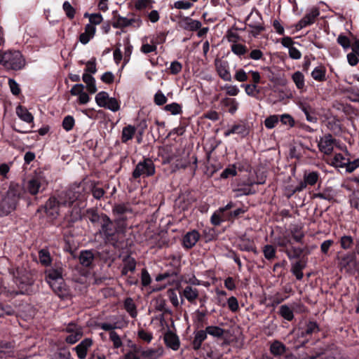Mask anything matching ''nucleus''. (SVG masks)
I'll return each instance as SVG.
<instances>
[{"mask_svg":"<svg viewBox=\"0 0 359 359\" xmlns=\"http://www.w3.org/2000/svg\"><path fill=\"white\" fill-rule=\"evenodd\" d=\"M22 189L19 184L10 185L6 196L0 203V210L4 215H7L14 210L20 198Z\"/></svg>","mask_w":359,"mask_h":359,"instance_id":"obj_1","label":"nucleus"},{"mask_svg":"<svg viewBox=\"0 0 359 359\" xmlns=\"http://www.w3.org/2000/svg\"><path fill=\"white\" fill-rule=\"evenodd\" d=\"M0 65L7 69L19 70L25 65V61L19 51H0Z\"/></svg>","mask_w":359,"mask_h":359,"instance_id":"obj_2","label":"nucleus"},{"mask_svg":"<svg viewBox=\"0 0 359 359\" xmlns=\"http://www.w3.org/2000/svg\"><path fill=\"white\" fill-rule=\"evenodd\" d=\"M83 191V188L81 186L72 187L68 190L61 192L56 197L61 206L70 207L81 198Z\"/></svg>","mask_w":359,"mask_h":359,"instance_id":"obj_3","label":"nucleus"},{"mask_svg":"<svg viewBox=\"0 0 359 359\" xmlns=\"http://www.w3.org/2000/svg\"><path fill=\"white\" fill-rule=\"evenodd\" d=\"M155 173V166L153 161L149 158H146L139 162L133 172V177L138 178L140 177H149Z\"/></svg>","mask_w":359,"mask_h":359,"instance_id":"obj_4","label":"nucleus"},{"mask_svg":"<svg viewBox=\"0 0 359 359\" xmlns=\"http://www.w3.org/2000/svg\"><path fill=\"white\" fill-rule=\"evenodd\" d=\"M100 224L101 228L99 234L104 238L106 243L111 241L116 232L111 220L106 215H102Z\"/></svg>","mask_w":359,"mask_h":359,"instance_id":"obj_5","label":"nucleus"},{"mask_svg":"<svg viewBox=\"0 0 359 359\" xmlns=\"http://www.w3.org/2000/svg\"><path fill=\"white\" fill-rule=\"evenodd\" d=\"M338 267L340 271L352 274L355 266V255L351 253H346L337 257Z\"/></svg>","mask_w":359,"mask_h":359,"instance_id":"obj_6","label":"nucleus"},{"mask_svg":"<svg viewBox=\"0 0 359 359\" xmlns=\"http://www.w3.org/2000/svg\"><path fill=\"white\" fill-rule=\"evenodd\" d=\"M47 186L46 180L40 176H35L28 180L26 184L27 191L32 195L42 192Z\"/></svg>","mask_w":359,"mask_h":359,"instance_id":"obj_7","label":"nucleus"},{"mask_svg":"<svg viewBox=\"0 0 359 359\" xmlns=\"http://www.w3.org/2000/svg\"><path fill=\"white\" fill-rule=\"evenodd\" d=\"M215 66L219 76L225 81H231L232 79L229 71V62L217 58L215 60Z\"/></svg>","mask_w":359,"mask_h":359,"instance_id":"obj_8","label":"nucleus"},{"mask_svg":"<svg viewBox=\"0 0 359 359\" xmlns=\"http://www.w3.org/2000/svg\"><path fill=\"white\" fill-rule=\"evenodd\" d=\"M140 348V354L143 359H159L165 354V349L162 346L156 348Z\"/></svg>","mask_w":359,"mask_h":359,"instance_id":"obj_9","label":"nucleus"},{"mask_svg":"<svg viewBox=\"0 0 359 359\" xmlns=\"http://www.w3.org/2000/svg\"><path fill=\"white\" fill-rule=\"evenodd\" d=\"M60 203L56 196L50 197L45 204V211L48 217L56 218L60 214Z\"/></svg>","mask_w":359,"mask_h":359,"instance_id":"obj_10","label":"nucleus"},{"mask_svg":"<svg viewBox=\"0 0 359 359\" xmlns=\"http://www.w3.org/2000/svg\"><path fill=\"white\" fill-rule=\"evenodd\" d=\"M335 140L330 134L320 137L318 146L319 150L326 155H330L334 149Z\"/></svg>","mask_w":359,"mask_h":359,"instance_id":"obj_11","label":"nucleus"},{"mask_svg":"<svg viewBox=\"0 0 359 359\" xmlns=\"http://www.w3.org/2000/svg\"><path fill=\"white\" fill-rule=\"evenodd\" d=\"M320 15V11L317 8H312L298 22L297 27L302 29L306 26L313 24L317 17Z\"/></svg>","mask_w":359,"mask_h":359,"instance_id":"obj_12","label":"nucleus"},{"mask_svg":"<svg viewBox=\"0 0 359 359\" xmlns=\"http://www.w3.org/2000/svg\"><path fill=\"white\" fill-rule=\"evenodd\" d=\"M163 341L168 348L173 351H177L180 347L179 337L172 331H168L165 333Z\"/></svg>","mask_w":359,"mask_h":359,"instance_id":"obj_13","label":"nucleus"},{"mask_svg":"<svg viewBox=\"0 0 359 359\" xmlns=\"http://www.w3.org/2000/svg\"><path fill=\"white\" fill-rule=\"evenodd\" d=\"M179 25L181 28L188 31H196L201 27L200 21L193 20L189 17H183L179 21Z\"/></svg>","mask_w":359,"mask_h":359,"instance_id":"obj_14","label":"nucleus"},{"mask_svg":"<svg viewBox=\"0 0 359 359\" xmlns=\"http://www.w3.org/2000/svg\"><path fill=\"white\" fill-rule=\"evenodd\" d=\"M49 285L59 297L64 299L69 295V290L63 279L57 282H52Z\"/></svg>","mask_w":359,"mask_h":359,"instance_id":"obj_15","label":"nucleus"},{"mask_svg":"<svg viewBox=\"0 0 359 359\" xmlns=\"http://www.w3.org/2000/svg\"><path fill=\"white\" fill-rule=\"evenodd\" d=\"M93 341L90 338H86L81 341L75 348L77 356L79 359H84L86 357L88 348L92 346Z\"/></svg>","mask_w":359,"mask_h":359,"instance_id":"obj_16","label":"nucleus"},{"mask_svg":"<svg viewBox=\"0 0 359 359\" xmlns=\"http://www.w3.org/2000/svg\"><path fill=\"white\" fill-rule=\"evenodd\" d=\"M200 234L197 231H191L187 233L183 238V245L187 249L193 248L198 242Z\"/></svg>","mask_w":359,"mask_h":359,"instance_id":"obj_17","label":"nucleus"},{"mask_svg":"<svg viewBox=\"0 0 359 359\" xmlns=\"http://www.w3.org/2000/svg\"><path fill=\"white\" fill-rule=\"evenodd\" d=\"M46 279L49 285L51 284L52 282H57L63 279L62 269H49L46 270Z\"/></svg>","mask_w":359,"mask_h":359,"instance_id":"obj_18","label":"nucleus"},{"mask_svg":"<svg viewBox=\"0 0 359 359\" xmlns=\"http://www.w3.org/2000/svg\"><path fill=\"white\" fill-rule=\"evenodd\" d=\"M95 32V27L93 26V25H86L85 27V32L79 36V41L82 44H87L90 40L94 37Z\"/></svg>","mask_w":359,"mask_h":359,"instance_id":"obj_19","label":"nucleus"},{"mask_svg":"<svg viewBox=\"0 0 359 359\" xmlns=\"http://www.w3.org/2000/svg\"><path fill=\"white\" fill-rule=\"evenodd\" d=\"M81 218V209L76 205L72 207L65 215V219L69 224L74 223Z\"/></svg>","mask_w":359,"mask_h":359,"instance_id":"obj_20","label":"nucleus"},{"mask_svg":"<svg viewBox=\"0 0 359 359\" xmlns=\"http://www.w3.org/2000/svg\"><path fill=\"white\" fill-rule=\"evenodd\" d=\"M231 134H238L242 136H245L248 134V130L245 124H236L224 132V135L226 137H228Z\"/></svg>","mask_w":359,"mask_h":359,"instance_id":"obj_21","label":"nucleus"},{"mask_svg":"<svg viewBox=\"0 0 359 359\" xmlns=\"http://www.w3.org/2000/svg\"><path fill=\"white\" fill-rule=\"evenodd\" d=\"M238 246L241 250L255 251L256 252L253 241L245 238V236H242L239 238L238 241Z\"/></svg>","mask_w":359,"mask_h":359,"instance_id":"obj_22","label":"nucleus"},{"mask_svg":"<svg viewBox=\"0 0 359 359\" xmlns=\"http://www.w3.org/2000/svg\"><path fill=\"white\" fill-rule=\"evenodd\" d=\"M15 278L19 280L20 284L31 285L32 280L27 276V272L25 270L16 269L15 271L11 272Z\"/></svg>","mask_w":359,"mask_h":359,"instance_id":"obj_23","label":"nucleus"},{"mask_svg":"<svg viewBox=\"0 0 359 359\" xmlns=\"http://www.w3.org/2000/svg\"><path fill=\"white\" fill-rule=\"evenodd\" d=\"M16 114L21 120L27 123H32L34 120L32 114L27 109V108L21 105L17 107Z\"/></svg>","mask_w":359,"mask_h":359,"instance_id":"obj_24","label":"nucleus"},{"mask_svg":"<svg viewBox=\"0 0 359 359\" xmlns=\"http://www.w3.org/2000/svg\"><path fill=\"white\" fill-rule=\"evenodd\" d=\"M182 294L189 302L193 303L198 297V290L188 285L183 290Z\"/></svg>","mask_w":359,"mask_h":359,"instance_id":"obj_25","label":"nucleus"},{"mask_svg":"<svg viewBox=\"0 0 359 359\" xmlns=\"http://www.w3.org/2000/svg\"><path fill=\"white\" fill-rule=\"evenodd\" d=\"M80 264L85 266H90L94 259L93 253L90 250L82 251L79 255Z\"/></svg>","mask_w":359,"mask_h":359,"instance_id":"obj_26","label":"nucleus"},{"mask_svg":"<svg viewBox=\"0 0 359 359\" xmlns=\"http://www.w3.org/2000/svg\"><path fill=\"white\" fill-rule=\"evenodd\" d=\"M207 335L208 332L206 330H201L196 332L193 341V348L194 350H198L201 348L203 341H204L206 339Z\"/></svg>","mask_w":359,"mask_h":359,"instance_id":"obj_27","label":"nucleus"},{"mask_svg":"<svg viewBox=\"0 0 359 359\" xmlns=\"http://www.w3.org/2000/svg\"><path fill=\"white\" fill-rule=\"evenodd\" d=\"M306 262L298 261L292 264L291 271L297 280H302L304 274L302 270L306 267Z\"/></svg>","mask_w":359,"mask_h":359,"instance_id":"obj_28","label":"nucleus"},{"mask_svg":"<svg viewBox=\"0 0 359 359\" xmlns=\"http://www.w3.org/2000/svg\"><path fill=\"white\" fill-rule=\"evenodd\" d=\"M136 132V128L135 126L132 125H128L124 127L122 130L121 133V141L123 143L127 142L128 141L132 140L133 136Z\"/></svg>","mask_w":359,"mask_h":359,"instance_id":"obj_29","label":"nucleus"},{"mask_svg":"<svg viewBox=\"0 0 359 359\" xmlns=\"http://www.w3.org/2000/svg\"><path fill=\"white\" fill-rule=\"evenodd\" d=\"M312 78L316 81H325L326 80V69L323 66H318L311 72Z\"/></svg>","mask_w":359,"mask_h":359,"instance_id":"obj_30","label":"nucleus"},{"mask_svg":"<svg viewBox=\"0 0 359 359\" xmlns=\"http://www.w3.org/2000/svg\"><path fill=\"white\" fill-rule=\"evenodd\" d=\"M83 81L86 84V88L90 93H95L97 91L95 79L89 74L86 73L83 75Z\"/></svg>","mask_w":359,"mask_h":359,"instance_id":"obj_31","label":"nucleus"},{"mask_svg":"<svg viewBox=\"0 0 359 359\" xmlns=\"http://www.w3.org/2000/svg\"><path fill=\"white\" fill-rule=\"evenodd\" d=\"M136 261L134 258L128 256L124 259V266L122 269V275L126 276L129 271L133 272L135 270Z\"/></svg>","mask_w":359,"mask_h":359,"instance_id":"obj_32","label":"nucleus"},{"mask_svg":"<svg viewBox=\"0 0 359 359\" xmlns=\"http://www.w3.org/2000/svg\"><path fill=\"white\" fill-rule=\"evenodd\" d=\"M134 22H137V26H140L141 21L137 19V20L135 19H128L124 17H119L116 22L114 24V27H126L130 25H132Z\"/></svg>","mask_w":359,"mask_h":359,"instance_id":"obj_33","label":"nucleus"},{"mask_svg":"<svg viewBox=\"0 0 359 359\" xmlns=\"http://www.w3.org/2000/svg\"><path fill=\"white\" fill-rule=\"evenodd\" d=\"M285 351V346L279 341H273L270 346L271 353L276 356L283 355Z\"/></svg>","mask_w":359,"mask_h":359,"instance_id":"obj_34","label":"nucleus"},{"mask_svg":"<svg viewBox=\"0 0 359 359\" xmlns=\"http://www.w3.org/2000/svg\"><path fill=\"white\" fill-rule=\"evenodd\" d=\"M292 79L297 89L302 90L305 87V79L304 74L297 71L292 75Z\"/></svg>","mask_w":359,"mask_h":359,"instance_id":"obj_35","label":"nucleus"},{"mask_svg":"<svg viewBox=\"0 0 359 359\" xmlns=\"http://www.w3.org/2000/svg\"><path fill=\"white\" fill-rule=\"evenodd\" d=\"M124 309L132 318L137 316V308L132 298H126L124 302Z\"/></svg>","mask_w":359,"mask_h":359,"instance_id":"obj_36","label":"nucleus"},{"mask_svg":"<svg viewBox=\"0 0 359 359\" xmlns=\"http://www.w3.org/2000/svg\"><path fill=\"white\" fill-rule=\"evenodd\" d=\"M339 243L343 250H349L353 245L354 240L351 236L344 235L340 238Z\"/></svg>","mask_w":359,"mask_h":359,"instance_id":"obj_37","label":"nucleus"},{"mask_svg":"<svg viewBox=\"0 0 359 359\" xmlns=\"http://www.w3.org/2000/svg\"><path fill=\"white\" fill-rule=\"evenodd\" d=\"M279 314L285 320L290 321L294 318L292 310L286 304L282 305L279 309Z\"/></svg>","mask_w":359,"mask_h":359,"instance_id":"obj_38","label":"nucleus"},{"mask_svg":"<svg viewBox=\"0 0 359 359\" xmlns=\"http://www.w3.org/2000/svg\"><path fill=\"white\" fill-rule=\"evenodd\" d=\"M208 334L216 338H221L224 334V330L219 326H208L205 328Z\"/></svg>","mask_w":359,"mask_h":359,"instance_id":"obj_39","label":"nucleus"},{"mask_svg":"<svg viewBox=\"0 0 359 359\" xmlns=\"http://www.w3.org/2000/svg\"><path fill=\"white\" fill-rule=\"evenodd\" d=\"M290 233L293 239L297 243H302V239L304 238L305 236L302 227L299 226H294L291 229Z\"/></svg>","mask_w":359,"mask_h":359,"instance_id":"obj_40","label":"nucleus"},{"mask_svg":"<svg viewBox=\"0 0 359 359\" xmlns=\"http://www.w3.org/2000/svg\"><path fill=\"white\" fill-rule=\"evenodd\" d=\"M319 174L317 172H311L309 173H305L304 175V181L306 182L307 185L313 186L314 185L318 180Z\"/></svg>","mask_w":359,"mask_h":359,"instance_id":"obj_41","label":"nucleus"},{"mask_svg":"<svg viewBox=\"0 0 359 359\" xmlns=\"http://www.w3.org/2000/svg\"><path fill=\"white\" fill-rule=\"evenodd\" d=\"M109 95L107 93L104 91H102L98 93L95 96V102L101 107H104L106 105V103L108 102Z\"/></svg>","mask_w":359,"mask_h":359,"instance_id":"obj_42","label":"nucleus"},{"mask_svg":"<svg viewBox=\"0 0 359 359\" xmlns=\"http://www.w3.org/2000/svg\"><path fill=\"white\" fill-rule=\"evenodd\" d=\"M318 331L319 329L318 325L315 322H309L306 325L305 330L302 332V336L306 337L307 335H311Z\"/></svg>","mask_w":359,"mask_h":359,"instance_id":"obj_43","label":"nucleus"},{"mask_svg":"<svg viewBox=\"0 0 359 359\" xmlns=\"http://www.w3.org/2000/svg\"><path fill=\"white\" fill-rule=\"evenodd\" d=\"M39 261L41 264L44 266H48L51 262V258L50 253L46 250H41L39 252Z\"/></svg>","mask_w":359,"mask_h":359,"instance_id":"obj_44","label":"nucleus"},{"mask_svg":"<svg viewBox=\"0 0 359 359\" xmlns=\"http://www.w3.org/2000/svg\"><path fill=\"white\" fill-rule=\"evenodd\" d=\"M137 337L147 344H149L154 338L151 332H147L144 329H140L137 331Z\"/></svg>","mask_w":359,"mask_h":359,"instance_id":"obj_45","label":"nucleus"},{"mask_svg":"<svg viewBox=\"0 0 359 359\" xmlns=\"http://www.w3.org/2000/svg\"><path fill=\"white\" fill-rule=\"evenodd\" d=\"M346 161L347 159L341 154H337L333 158L332 164L335 167L344 168Z\"/></svg>","mask_w":359,"mask_h":359,"instance_id":"obj_46","label":"nucleus"},{"mask_svg":"<svg viewBox=\"0 0 359 359\" xmlns=\"http://www.w3.org/2000/svg\"><path fill=\"white\" fill-rule=\"evenodd\" d=\"M222 103L226 106H229V111L232 114H234L238 109V103L234 99L228 97L224 98L222 100Z\"/></svg>","mask_w":359,"mask_h":359,"instance_id":"obj_47","label":"nucleus"},{"mask_svg":"<svg viewBox=\"0 0 359 359\" xmlns=\"http://www.w3.org/2000/svg\"><path fill=\"white\" fill-rule=\"evenodd\" d=\"M263 253L266 259L271 260L276 257V249L271 245H266L263 248Z\"/></svg>","mask_w":359,"mask_h":359,"instance_id":"obj_48","label":"nucleus"},{"mask_svg":"<svg viewBox=\"0 0 359 359\" xmlns=\"http://www.w3.org/2000/svg\"><path fill=\"white\" fill-rule=\"evenodd\" d=\"M305 249L301 248L292 247L290 251H285L290 259L299 257L304 253Z\"/></svg>","mask_w":359,"mask_h":359,"instance_id":"obj_49","label":"nucleus"},{"mask_svg":"<svg viewBox=\"0 0 359 359\" xmlns=\"http://www.w3.org/2000/svg\"><path fill=\"white\" fill-rule=\"evenodd\" d=\"M62 8L68 18L73 19L74 18L76 11L69 1L64 2Z\"/></svg>","mask_w":359,"mask_h":359,"instance_id":"obj_50","label":"nucleus"},{"mask_svg":"<svg viewBox=\"0 0 359 359\" xmlns=\"http://www.w3.org/2000/svg\"><path fill=\"white\" fill-rule=\"evenodd\" d=\"M82 337V332L81 330H75L74 333H70L66 339L65 341L70 344H75Z\"/></svg>","mask_w":359,"mask_h":359,"instance_id":"obj_51","label":"nucleus"},{"mask_svg":"<svg viewBox=\"0 0 359 359\" xmlns=\"http://www.w3.org/2000/svg\"><path fill=\"white\" fill-rule=\"evenodd\" d=\"M224 220V213L220 212L219 210L214 212L211 217V222L215 226H219Z\"/></svg>","mask_w":359,"mask_h":359,"instance_id":"obj_52","label":"nucleus"},{"mask_svg":"<svg viewBox=\"0 0 359 359\" xmlns=\"http://www.w3.org/2000/svg\"><path fill=\"white\" fill-rule=\"evenodd\" d=\"M104 107L112 111H117L120 109V104L116 98L110 97Z\"/></svg>","mask_w":359,"mask_h":359,"instance_id":"obj_53","label":"nucleus"},{"mask_svg":"<svg viewBox=\"0 0 359 359\" xmlns=\"http://www.w3.org/2000/svg\"><path fill=\"white\" fill-rule=\"evenodd\" d=\"M109 339L113 342V346H114V347L115 348H120L122 346V344H123L122 341H121L120 337L114 331L110 332V333H109Z\"/></svg>","mask_w":359,"mask_h":359,"instance_id":"obj_54","label":"nucleus"},{"mask_svg":"<svg viewBox=\"0 0 359 359\" xmlns=\"http://www.w3.org/2000/svg\"><path fill=\"white\" fill-rule=\"evenodd\" d=\"M165 110L170 111L173 115H177L182 112V107L179 104L173 102L172 104H167L165 107Z\"/></svg>","mask_w":359,"mask_h":359,"instance_id":"obj_55","label":"nucleus"},{"mask_svg":"<svg viewBox=\"0 0 359 359\" xmlns=\"http://www.w3.org/2000/svg\"><path fill=\"white\" fill-rule=\"evenodd\" d=\"M337 41L345 50L349 48L351 46V41L345 35L339 34L337 39Z\"/></svg>","mask_w":359,"mask_h":359,"instance_id":"obj_56","label":"nucleus"},{"mask_svg":"<svg viewBox=\"0 0 359 359\" xmlns=\"http://www.w3.org/2000/svg\"><path fill=\"white\" fill-rule=\"evenodd\" d=\"M222 90H226V93L230 96H236L239 93V89L236 86L234 85H225L222 87Z\"/></svg>","mask_w":359,"mask_h":359,"instance_id":"obj_57","label":"nucleus"},{"mask_svg":"<svg viewBox=\"0 0 359 359\" xmlns=\"http://www.w3.org/2000/svg\"><path fill=\"white\" fill-rule=\"evenodd\" d=\"M156 43L151 41L150 44L143 43L140 50L143 53L148 54L149 53L156 52Z\"/></svg>","mask_w":359,"mask_h":359,"instance_id":"obj_58","label":"nucleus"},{"mask_svg":"<svg viewBox=\"0 0 359 359\" xmlns=\"http://www.w3.org/2000/svg\"><path fill=\"white\" fill-rule=\"evenodd\" d=\"M74 126V119L71 116L65 117L62 121V127L66 131L71 130Z\"/></svg>","mask_w":359,"mask_h":359,"instance_id":"obj_59","label":"nucleus"},{"mask_svg":"<svg viewBox=\"0 0 359 359\" xmlns=\"http://www.w3.org/2000/svg\"><path fill=\"white\" fill-rule=\"evenodd\" d=\"M344 168H346V170L348 172H353L356 168H359V158H357L353 161H350L347 159L346 165Z\"/></svg>","mask_w":359,"mask_h":359,"instance_id":"obj_60","label":"nucleus"},{"mask_svg":"<svg viewBox=\"0 0 359 359\" xmlns=\"http://www.w3.org/2000/svg\"><path fill=\"white\" fill-rule=\"evenodd\" d=\"M237 174L236 166L233 165L232 166L228 167L225 168L223 172L221 173V177L226 179L230 176H236Z\"/></svg>","mask_w":359,"mask_h":359,"instance_id":"obj_61","label":"nucleus"},{"mask_svg":"<svg viewBox=\"0 0 359 359\" xmlns=\"http://www.w3.org/2000/svg\"><path fill=\"white\" fill-rule=\"evenodd\" d=\"M278 121V116L276 115H272L265 119L264 125L267 128L271 129L276 126Z\"/></svg>","mask_w":359,"mask_h":359,"instance_id":"obj_62","label":"nucleus"},{"mask_svg":"<svg viewBox=\"0 0 359 359\" xmlns=\"http://www.w3.org/2000/svg\"><path fill=\"white\" fill-rule=\"evenodd\" d=\"M51 359H73L72 355L68 351H60L54 354Z\"/></svg>","mask_w":359,"mask_h":359,"instance_id":"obj_63","label":"nucleus"},{"mask_svg":"<svg viewBox=\"0 0 359 359\" xmlns=\"http://www.w3.org/2000/svg\"><path fill=\"white\" fill-rule=\"evenodd\" d=\"M138 353H140V348L135 346L133 351H130L125 355L124 359H141Z\"/></svg>","mask_w":359,"mask_h":359,"instance_id":"obj_64","label":"nucleus"}]
</instances>
